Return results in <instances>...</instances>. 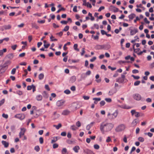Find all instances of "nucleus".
I'll return each mask as SVG.
<instances>
[{
  "instance_id": "f257e3e1",
  "label": "nucleus",
  "mask_w": 154,
  "mask_h": 154,
  "mask_svg": "<svg viewBox=\"0 0 154 154\" xmlns=\"http://www.w3.org/2000/svg\"><path fill=\"white\" fill-rule=\"evenodd\" d=\"M113 125L112 123H107L104 125H101L100 126V130L103 134L105 132L110 131L113 128Z\"/></svg>"
},
{
  "instance_id": "f03ea898",
  "label": "nucleus",
  "mask_w": 154,
  "mask_h": 154,
  "mask_svg": "<svg viewBox=\"0 0 154 154\" xmlns=\"http://www.w3.org/2000/svg\"><path fill=\"white\" fill-rule=\"evenodd\" d=\"M118 114V111L116 110L112 114L109 113L107 114V116L109 119H113L117 117Z\"/></svg>"
},
{
  "instance_id": "7ed1b4c3",
  "label": "nucleus",
  "mask_w": 154,
  "mask_h": 154,
  "mask_svg": "<svg viewBox=\"0 0 154 154\" xmlns=\"http://www.w3.org/2000/svg\"><path fill=\"white\" fill-rule=\"evenodd\" d=\"M125 125L123 124H121L118 126L116 128L115 130L116 132L121 131L125 128Z\"/></svg>"
},
{
  "instance_id": "20e7f679",
  "label": "nucleus",
  "mask_w": 154,
  "mask_h": 154,
  "mask_svg": "<svg viewBox=\"0 0 154 154\" xmlns=\"http://www.w3.org/2000/svg\"><path fill=\"white\" fill-rule=\"evenodd\" d=\"M125 79V76L124 74H122L121 77L116 79V82L119 83H122L124 82Z\"/></svg>"
},
{
  "instance_id": "39448f33",
  "label": "nucleus",
  "mask_w": 154,
  "mask_h": 154,
  "mask_svg": "<svg viewBox=\"0 0 154 154\" xmlns=\"http://www.w3.org/2000/svg\"><path fill=\"white\" fill-rule=\"evenodd\" d=\"M14 117L17 119H18L20 120H23L25 118V115L23 114H18L16 115Z\"/></svg>"
},
{
  "instance_id": "423d86ee",
  "label": "nucleus",
  "mask_w": 154,
  "mask_h": 154,
  "mask_svg": "<svg viewBox=\"0 0 154 154\" xmlns=\"http://www.w3.org/2000/svg\"><path fill=\"white\" fill-rule=\"evenodd\" d=\"M133 97L134 99L138 101L141 100L142 98L140 95L138 94H134Z\"/></svg>"
},
{
  "instance_id": "0eeeda50",
  "label": "nucleus",
  "mask_w": 154,
  "mask_h": 154,
  "mask_svg": "<svg viewBox=\"0 0 154 154\" xmlns=\"http://www.w3.org/2000/svg\"><path fill=\"white\" fill-rule=\"evenodd\" d=\"M131 113L132 116L134 115V116L136 117H140V112H136L134 109L132 110L131 111Z\"/></svg>"
},
{
  "instance_id": "6e6552de",
  "label": "nucleus",
  "mask_w": 154,
  "mask_h": 154,
  "mask_svg": "<svg viewBox=\"0 0 154 154\" xmlns=\"http://www.w3.org/2000/svg\"><path fill=\"white\" fill-rule=\"evenodd\" d=\"M20 130L21 131L19 134V137L20 138H21L22 136L24 135L26 131V129L24 128H21Z\"/></svg>"
},
{
  "instance_id": "1a4fd4ad",
  "label": "nucleus",
  "mask_w": 154,
  "mask_h": 154,
  "mask_svg": "<svg viewBox=\"0 0 154 154\" xmlns=\"http://www.w3.org/2000/svg\"><path fill=\"white\" fill-rule=\"evenodd\" d=\"M11 63V61L9 60H8L6 61L2 66V68H5L6 67H7V68L8 66L10 65Z\"/></svg>"
},
{
  "instance_id": "9d476101",
  "label": "nucleus",
  "mask_w": 154,
  "mask_h": 154,
  "mask_svg": "<svg viewBox=\"0 0 154 154\" xmlns=\"http://www.w3.org/2000/svg\"><path fill=\"white\" fill-rule=\"evenodd\" d=\"M130 35H134L138 32V29L137 28H134L133 29H130Z\"/></svg>"
},
{
  "instance_id": "9b49d317",
  "label": "nucleus",
  "mask_w": 154,
  "mask_h": 154,
  "mask_svg": "<svg viewBox=\"0 0 154 154\" xmlns=\"http://www.w3.org/2000/svg\"><path fill=\"white\" fill-rule=\"evenodd\" d=\"M65 103V101L60 100L58 101L56 103V105L58 106H60L63 105Z\"/></svg>"
},
{
  "instance_id": "f8f14e48",
  "label": "nucleus",
  "mask_w": 154,
  "mask_h": 154,
  "mask_svg": "<svg viewBox=\"0 0 154 154\" xmlns=\"http://www.w3.org/2000/svg\"><path fill=\"white\" fill-rule=\"evenodd\" d=\"M110 9L111 10L113 11L114 12H116L119 11V9L113 6H111L110 7Z\"/></svg>"
},
{
  "instance_id": "ddd939ff",
  "label": "nucleus",
  "mask_w": 154,
  "mask_h": 154,
  "mask_svg": "<svg viewBox=\"0 0 154 154\" xmlns=\"http://www.w3.org/2000/svg\"><path fill=\"white\" fill-rule=\"evenodd\" d=\"M70 111L68 110H64L63 111L62 114L64 116L67 115L70 113Z\"/></svg>"
},
{
  "instance_id": "4468645a",
  "label": "nucleus",
  "mask_w": 154,
  "mask_h": 154,
  "mask_svg": "<svg viewBox=\"0 0 154 154\" xmlns=\"http://www.w3.org/2000/svg\"><path fill=\"white\" fill-rule=\"evenodd\" d=\"M76 77L75 76H72L70 78L69 80V82L71 83H73L76 81Z\"/></svg>"
},
{
  "instance_id": "2eb2a0df",
  "label": "nucleus",
  "mask_w": 154,
  "mask_h": 154,
  "mask_svg": "<svg viewBox=\"0 0 154 154\" xmlns=\"http://www.w3.org/2000/svg\"><path fill=\"white\" fill-rule=\"evenodd\" d=\"M83 151L86 154H92V152L88 149H84Z\"/></svg>"
},
{
  "instance_id": "dca6fc26",
  "label": "nucleus",
  "mask_w": 154,
  "mask_h": 154,
  "mask_svg": "<svg viewBox=\"0 0 154 154\" xmlns=\"http://www.w3.org/2000/svg\"><path fill=\"white\" fill-rule=\"evenodd\" d=\"M80 147L78 146H75L73 148V150L76 153H78V150H79Z\"/></svg>"
},
{
  "instance_id": "f3484780",
  "label": "nucleus",
  "mask_w": 154,
  "mask_h": 154,
  "mask_svg": "<svg viewBox=\"0 0 154 154\" xmlns=\"http://www.w3.org/2000/svg\"><path fill=\"white\" fill-rule=\"evenodd\" d=\"M42 99V96L41 95H38L36 97V99L38 101H41Z\"/></svg>"
},
{
  "instance_id": "a211bd4d",
  "label": "nucleus",
  "mask_w": 154,
  "mask_h": 154,
  "mask_svg": "<svg viewBox=\"0 0 154 154\" xmlns=\"http://www.w3.org/2000/svg\"><path fill=\"white\" fill-rule=\"evenodd\" d=\"M2 144L4 145V147H7L9 145V143H8L6 142L5 141L2 140Z\"/></svg>"
},
{
  "instance_id": "6ab92c4d",
  "label": "nucleus",
  "mask_w": 154,
  "mask_h": 154,
  "mask_svg": "<svg viewBox=\"0 0 154 154\" xmlns=\"http://www.w3.org/2000/svg\"><path fill=\"white\" fill-rule=\"evenodd\" d=\"M42 95L44 98H47L48 97V95L45 91H44L42 93Z\"/></svg>"
},
{
  "instance_id": "aec40b11",
  "label": "nucleus",
  "mask_w": 154,
  "mask_h": 154,
  "mask_svg": "<svg viewBox=\"0 0 154 154\" xmlns=\"http://www.w3.org/2000/svg\"><path fill=\"white\" fill-rule=\"evenodd\" d=\"M7 57L8 59H12L13 58L14 55L13 54L11 53L8 54Z\"/></svg>"
},
{
  "instance_id": "412c9836",
  "label": "nucleus",
  "mask_w": 154,
  "mask_h": 154,
  "mask_svg": "<svg viewBox=\"0 0 154 154\" xmlns=\"http://www.w3.org/2000/svg\"><path fill=\"white\" fill-rule=\"evenodd\" d=\"M44 77V75L43 73L40 74L38 76V78L40 80H42Z\"/></svg>"
},
{
  "instance_id": "4be33fe9",
  "label": "nucleus",
  "mask_w": 154,
  "mask_h": 154,
  "mask_svg": "<svg viewBox=\"0 0 154 154\" xmlns=\"http://www.w3.org/2000/svg\"><path fill=\"white\" fill-rule=\"evenodd\" d=\"M31 25L32 28H34L36 29H38L39 28V27L35 23H32Z\"/></svg>"
},
{
  "instance_id": "5701e85b",
  "label": "nucleus",
  "mask_w": 154,
  "mask_h": 154,
  "mask_svg": "<svg viewBox=\"0 0 154 154\" xmlns=\"http://www.w3.org/2000/svg\"><path fill=\"white\" fill-rule=\"evenodd\" d=\"M6 51L7 49L6 48L3 49L2 50H0V56H2L3 53L6 52Z\"/></svg>"
},
{
  "instance_id": "b1692460",
  "label": "nucleus",
  "mask_w": 154,
  "mask_h": 154,
  "mask_svg": "<svg viewBox=\"0 0 154 154\" xmlns=\"http://www.w3.org/2000/svg\"><path fill=\"white\" fill-rule=\"evenodd\" d=\"M138 122V121L137 119H135L132 122L131 124L133 126H136Z\"/></svg>"
},
{
  "instance_id": "393cba45",
  "label": "nucleus",
  "mask_w": 154,
  "mask_h": 154,
  "mask_svg": "<svg viewBox=\"0 0 154 154\" xmlns=\"http://www.w3.org/2000/svg\"><path fill=\"white\" fill-rule=\"evenodd\" d=\"M70 129L72 131H75L77 130L78 128L76 127L75 125H73L71 126Z\"/></svg>"
},
{
  "instance_id": "a878e982",
  "label": "nucleus",
  "mask_w": 154,
  "mask_h": 154,
  "mask_svg": "<svg viewBox=\"0 0 154 154\" xmlns=\"http://www.w3.org/2000/svg\"><path fill=\"white\" fill-rule=\"evenodd\" d=\"M135 17V14H131L128 16V17L129 19L132 20Z\"/></svg>"
},
{
  "instance_id": "bb28decb",
  "label": "nucleus",
  "mask_w": 154,
  "mask_h": 154,
  "mask_svg": "<svg viewBox=\"0 0 154 154\" xmlns=\"http://www.w3.org/2000/svg\"><path fill=\"white\" fill-rule=\"evenodd\" d=\"M54 127H55L57 129H59L62 126V125L60 123H59L57 125H53Z\"/></svg>"
},
{
  "instance_id": "cd10ccee",
  "label": "nucleus",
  "mask_w": 154,
  "mask_h": 154,
  "mask_svg": "<svg viewBox=\"0 0 154 154\" xmlns=\"http://www.w3.org/2000/svg\"><path fill=\"white\" fill-rule=\"evenodd\" d=\"M3 27L5 29H9L11 28V26L9 25H5L3 26Z\"/></svg>"
},
{
  "instance_id": "c85d7f7f",
  "label": "nucleus",
  "mask_w": 154,
  "mask_h": 154,
  "mask_svg": "<svg viewBox=\"0 0 154 154\" xmlns=\"http://www.w3.org/2000/svg\"><path fill=\"white\" fill-rule=\"evenodd\" d=\"M133 48L134 50V52L137 54L139 52V51L140 49L139 48H137L136 49H135L134 45H133Z\"/></svg>"
},
{
  "instance_id": "c756f323",
  "label": "nucleus",
  "mask_w": 154,
  "mask_h": 154,
  "mask_svg": "<svg viewBox=\"0 0 154 154\" xmlns=\"http://www.w3.org/2000/svg\"><path fill=\"white\" fill-rule=\"evenodd\" d=\"M58 140V137H54L53 139L51 141V143H53L56 142Z\"/></svg>"
},
{
  "instance_id": "7c9ffc66",
  "label": "nucleus",
  "mask_w": 154,
  "mask_h": 154,
  "mask_svg": "<svg viewBox=\"0 0 154 154\" xmlns=\"http://www.w3.org/2000/svg\"><path fill=\"white\" fill-rule=\"evenodd\" d=\"M14 93H15V92H14ZM16 93L17 94L19 95H21L23 94V92L21 91L18 90L17 91Z\"/></svg>"
},
{
  "instance_id": "2f4dec72",
  "label": "nucleus",
  "mask_w": 154,
  "mask_h": 154,
  "mask_svg": "<svg viewBox=\"0 0 154 154\" xmlns=\"http://www.w3.org/2000/svg\"><path fill=\"white\" fill-rule=\"evenodd\" d=\"M69 29V26H66L63 30V31L66 32Z\"/></svg>"
},
{
  "instance_id": "473e14b6",
  "label": "nucleus",
  "mask_w": 154,
  "mask_h": 154,
  "mask_svg": "<svg viewBox=\"0 0 154 154\" xmlns=\"http://www.w3.org/2000/svg\"><path fill=\"white\" fill-rule=\"evenodd\" d=\"M78 47V45L77 44H75L74 45L73 48L74 49L77 51H79V49L77 48Z\"/></svg>"
},
{
  "instance_id": "72a5a7b5",
  "label": "nucleus",
  "mask_w": 154,
  "mask_h": 154,
  "mask_svg": "<svg viewBox=\"0 0 154 154\" xmlns=\"http://www.w3.org/2000/svg\"><path fill=\"white\" fill-rule=\"evenodd\" d=\"M67 152V150L66 148H63L62 151V154H65V153Z\"/></svg>"
},
{
  "instance_id": "f704fd0d",
  "label": "nucleus",
  "mask_w": 154,
  "mask_h": 154,
  "mask_svg": "<svg viewBox=\"0 0 154 154\" xmlns=\"http://www.w3.org/2000/svg\"><path fill=\"white\" fill-rule=\"evenodd\" d=\"M138 140L140 142H143L144 141V139L143 137H140L138 138Z\"/></svg>"
},
{
  "instance_id": "c9c22d12",
  "label": "nucleus",
  "mask_w": 154,
  "mask_h": 154,
  "mask_svg": "<svg viewBox=\"0 0 154 154\" xmlns=\"http://www.w3.org/2000/svg\"><path fill=\"white\" fill-rule=\"evenodd\" d=\"M34 149L36 152H38L40 150V148L38 146H37L35 147Z\"/></svg>"
},
{
  "instance_id": "e433bc0d",
  "label": "nucleus",
  "mask_w": 154,
  "mask_h": 154,
  "mask_svg": "<svg viewBox=\"0 0 154 154\" xmlns=\"http://www.w3.org/2000/svg\"><path fill=\"white\" fill-rule=\"evenodd\" d=\"M115 93V92H113L112 90H111L109 91L108 94L109 95L111 96L112 95L114 94Z\"/></svg>"
},
{
  "instance_id": "4c0bfd02",
  "label": "nucleus",
  "mask_w": 154,
  "mask_h": 154,
  "mask_svg": "<svg viewBox=\"0 0 154 154\" xmlns=\"http://www.w3.org/2000/svg\"><path fill=\"white\" fill-rule=\"evenodd\" d=\"M140 82V81H137L134 83V86H137L139 85Z\"/></svg>"
},
{
  "instance_id": "58836bf2",
  "label": "nucleus",
  "mask_w": 154,
  "mask_h": 154,
  "mask_svg": "<svg viewBox=\"0 0 154 154\" xmlns=\"http://www.w3.org/2000/svg\"><path fill=\"white\" fill-rule=\"evenodd\" d=\"M94 148L96 149H98L100 148V146L99 145L97 144H95L94 146Z\"/></svg>"
},
{
  "instance_id": "ea45409f",
  "label": "nucleus",
  "mask_w": 154,
  "mask_h": 154,
  "mask_svg": "<svg viewBox=\"0 0 154 154\" xmlns=\"http://www.w3.org/2000/svg\"><path fill=\"white\" fill-rule=\"evenodd\" d=\"M16 71V68H14L11 71V74L13 75L15 73Z\"/></svg>"
},
{
  "instance_id": "a19ab883",
  "label": "nucleus",
  "mask_w": 154,
  "mask_h": 154,
  "mask_svg": "<svg viewBox=\"0 0 154 154\" xmlns=\"http://www.w3.org/2000/svg\"><path fill=\"white\" fill-rule=\"evenodd\" d=\"M132 76L135 79H138L140 78V77L138 76H136L134 75H132Z\"/></svg>"
},
{
  "instance_id": "79ce46f5",
  "label": "nucleus",
  "mask_w": 154,
  "mask_h": 154,
  "mask_svg": "<svg viewBox=\"0 0 154 154\" xmlns=\"http://www.w3.org/2000/svg\"><path fill=\"white\" fill-rule=\"evenodd\" d=\"M105 100L107 102L109 103L111 102L112 101V100L110 98H106Z\"/></svg>"
},
{
  "instance_id": "37998d69",
  "label": "nucleus",
  "mask_w": 154,
  "mask_h": 154,
  "mask_svg": "<svg viewBox=\"0 0 154 154\" xmlns=\"http://www.w3.org/2000/svg\"><path fill=\"white\" fill-rule=\"evenodd\" d=\"M105 104V102L104 100H102L100 102V104L101 106H103Z\"/></svg>"
},
{
  "instance_id": "c03bdc74",
  "label": "nucleus",
  "mask_w": 154,
  "mask_h": 154,
  "mask_svg": "<svg viewBox=\"0 0 154 154\" xmlns=\"http://www.w3.org/2000/svg\"><path fill=\"white\" fill-rule=\"evenodd\" d=\"M58 146V145L57 143H54L53 145V147L54 149H55L57 148Z\"/></svg>"
},
{
  "instance_id": "a18cd8bd",
  "label": "nucleus",
  "mask_w": 154,
  "mask_h": 154,
  "mask_svg": "<svg viewBox=\"0 0 154 154\" xmlns=\"http://www.w3.org/2000/svg\"><path fill=\"white\" fill-rule=\"evenodd\" d=\"M111 141V139L110 137H107V138L106 140V141L107 143H108Z\"/></svg>"
},
{
  "instance_id": "49530a36",
  "label": "nucleus",
  "mask_w": 154,
  "mask_h": 154,
  "mask_svg": "<svg viewBox=\"0 0 154 154\" xmlns=\"http://www.w3.org/2000/svg\"><path fill=\"white\" fill-rule=\"evenodd\" d=\"M39 141L41 144H42L43 143V139L42 137H40L39 138Z\"/></svg>"
},
{
  "instance_id": "de8ad7c7",
  "label": "nucleus",
  "mask_w": 154,
  "mask_h": 154,
  "mask_svg": "<svg viewBox=\"0 0 154 154\" xmlns=\"http://www.w3.org/2000/svg\"><path fill=\"white\" fill-rule=\"evenodd\" d=\"M76 125L78 127H80L81 126V123L79 121H78L76 122Z\"/></svg>"
},
{
  "instance_id": "09e8293b",
  "label": "nucleus",
  "mask_w": 154,
  "mask_h": 154,
  "mask_svg": "<svg viewBox=\"0 0 154 154\" xmlns=\"http://www.w3.org/2000/svg\"><path fill=\"white\" fill-rule=\"evenodd\" d=\"M85 48H82V51L81 53V56H83L85 54Z\"/></svg>"
},
{
  "instance_id": "8fccbe9b",
  "label": "nucleus",
  "mask_w": 154,
  "mask_h": 154,
  "mask_svg": "<svg viewBox=\"0 0 154 154\" xmlns=\"http://www.w3.org/2000/svg\"><path fill=\"white\" fill-rule=\"evenodd\" d=\"M64 92L67 94H69L70 93V91L69 90H66L64 91Z\"/></svg>"
},
{
  "instance_id": "3c124183",
  "label": "nucleus",
  "mask_w": 154,
  "mask_h": 154,
  "mask_svg": "<svg viewBox=\"0 0 154 154\" xmlns=\"http://www.w3.org/2000/svg\"><path fill=\"white\" fill-rule=\"evenodd\" d=\"M25 53H22L20 54L19 55V56L20 57H24L25 56Z\"/></svg>"
},
{
  "instance_id": "603ef678",
  "label": "nucleus",
  "mask_w": 154,
  "mask_h": 154,
  "mask_svg": "<svg viewBox=\"0 0 154 154\" xmlns=\"http://www.w3.org/2000/svg\"><path fill=\"white\" fill-rule=\"evenodd\" d=\"M60 23L63 24H66L68 23V21L65 20H62L61 21Z\"/></svg>"
},
{
  "instance_id": "864d4df0",
  "label": "nucleus",
  "mask_w": 154,
  "mask_h": 154,
  "mask_svg": "<svg viewBox=\"0 0 154 154\" xmlns=\"http://www.w3.org/2000/svg\"><path fill=\"white\" fill-rule=\"evenodd\" d=\"M5 99H3L0 101V106H2L5 102Z\"/></svg>"
},
{
  "instance_id": "5fc2aeb1",
  "label": "nucleus",
  "mask_w": 154,
  "mask_h": 154,
  "mask_svg": "<svg viewBox=\"0 0 154 154\" xmlns=\"http://www.w3.org/2000/svg\"><path fill=\"white\" fill-rule=\"evenodd\" d=\"M17 46L16 45H14L12 46L11 48L13 50H15L16 49Z\"/></svg>"
},
{
  "instance_id": "6e6d98bb",
  "label": "nucleus",
  "mask_w": 154,
  "mask_h": 154,
  "mask_svg": "<svg viewBox=\"0 0 154 154\" xmlns=\"http://www.w3.org/2000/svg\"><path fill=\"white\" fill-rule=\"evenodd\" d=\"M132 72L133 73L136 74L138 73L139 71L138 70L135 69L133 70L132 71Z\"/></svg>"
},
{
  "instance_id": "4d7b16f0",
  "label": "nucleus",
  "mask_w": 154,
  "mask_h": 154,
  "mask_svg": "<svg viewBox=\"0 0 154 154\" xmlns=\"http://www.w3.org/2000/svg\"><path fill=\"white\" fill-rule=\"evenodd\" d=\"M65 9L64 8H61L59 9L57 11V13H59L60 12V11H65Z\"/></svg>"
},
{
  "instance_id": "13d9d810",
  "label": "nucleus",
  "mask_w": 154,
  "mask_h": 154,
  "mask_svg": "<svg viewBox=\"0 0 154 154\" xmlns=\"http://www.w3.org/2000/svg\"><path fill=\"white\" fill-rule=\"evenodd\" d=\"M70 89L71 90L73 91H74L75 90L76 88L75 86H72L70 88Z\"/></svg>"
},
{
  "instance_id": "bf43d9fd",
  "label": "nucleus",
  "mask_w": 154,
  "mask_h": 154,
  "mask_svg": "<svg viewBox=\"0 0 154 154\" xmlns=\"http://www.w3.org/2000/svg\"><path fill=\"white\" fill-rule=\"evenodd\" d=\"M54 115L55 116V117L56 118H58L60 116V115L58 114L56 112H55L54 113Z\"/></svg>"
},
{
  "instance_id": "052dcab7",
  "label": "nucleus",
  "mask_w": 154,
  "mask_h": 154,
  "mask_svg": "<svg viewBox=\"0 0 154 154\" xmlns=\"http://www.w3.org/2000/svg\"><path fill=\"white\" fill-rule=\"evenodd\" d=\"M101 69H104L105 70H106V69L105 66L104 65H102L100 67Z\"/></svg>"
},
{
  "instance_id": "680f3d73",
  "label": "nucleus",
  "mask_w": 154,
  "mask_h": 154,
  "mask_svg": "<svg viewBox=\"0 0 154 154\" xmlns=\"http://www.w3.org/2000/svg\"><path fill=\"white\" fill-rule=\"evenodd\" d=\"M105 8V7L104 6H101L100 7L99 9L98 10V11L99 12H100L102 10H103Z\"/></svg>"
},
{
  "instance_id": "e2e57ef3",
  "label": "nucleus",
  "mask_w": 154,
  "mask_h": 154,
  "mask_svg": "<svg viewBox=\"0 0 154 154\" xmlns=\"http://www.w3.org/2000/svg\"><path fill=\"white\" fill-rule=\"evenodd\" d=\"M83 98L85 100H88L89 99L90 97L88 96H83Z\"/></svg>"
},
{
  "instance_id": "0e129e2a",
  "label": "nucleus",
  "mask_w": 154,
  "mask_h": 154,
  "mask_svg": "<svg viewBox=\"0 0 154 154\" xmlns=\"http://www.w3.org/2000/svg\"><path fill=\"white\" fill-rule=\"evenodd\" d=\"M90 8H92V6L91 4H90L89 2H87L86 6Z\"/></svg>"
},
{
  "instance_id": "69168bd1",
  "label": "nucleus",
  "mask_w": 154,
  "mask_h": 154,
  "mask_svg": "<svg viewBox=\"0 0 154 154\" xmlns=\"http://www.w3.org/2000/svg\"><path fill=\"white\" fill-rule=\"evenodd\" d=\"M77 6H74L73 8V11L74 12H77Z\"/></svg>"
},
{
  "instance_id": "338daca9",
  "label": "nucleus",
  "mask_w": 154,
  "mask_h": 154,
  "mask_svg": "<svg viewBox=\"0 0 154 154\" xmlns=\"http://www.w3.org/2000/svg\"><path fill=\"white\" fill-rule=\"evenodd\" d=\"M50 44L49 43L44 44V46L45 48H48L50 46Z\"/></svg>"
},
{
  "instance_id": "774afa93",
  "label": "nucleus",
  "mask_w": 154,
  "mask_h": 154,
  "mask_svg": "<svg viewBox=\"0 0 154 154\" xmlns=\"http://www.w3.org/2000/svg\"><path fill=\"white\" fill-rule=\"evenodd\" d=\"M2 116L3 117L5 118L6 119H7L8 117V116L7 114H5L4 113H3L2 115Z\"/></svg>"
}]
</instances>
